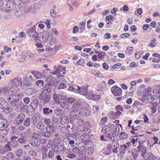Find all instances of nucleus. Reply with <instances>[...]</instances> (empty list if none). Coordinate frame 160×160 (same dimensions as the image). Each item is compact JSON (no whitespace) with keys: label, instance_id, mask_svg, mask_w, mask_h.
<instances>
[{"label":"nucleus","instance_id":"f257e3e1","mask_svg":"<svg viewBox=\"0 0 160 160\" xmlns=\"http://www.w3.org/2000/svg\"><path fill=\"white\" fill-rule=\"evenodd\" d=\"M88 104L84 102L80 101L76 102L73 104L72 106V112H70V116L73 115L77 116V115H79L83 109H85L87 108Z\"/></svg>","mask_w":160,"mask_h":160},{"label":"nucleus","instance_id":"f03ea898","mask_svg":"<svg viewBox=\"0 0 160 160\" xmlns=\"http://www.w3.org/2000/svg\"><path fill=\"white\" fill-rule=\"evenodd\" d=\"M46 130V131L42 133V136L45 138H49L54 132L55 128L52 125H49L47 127Z\"/></svg>","mask_w":160,"mask_h":160},{"label":"nucleus","instance_id":"7ed1b4c3","mask_svg":"<svg viewBox=\"0 0 160 160\" xmlns=\"http://www.w3.org/2000/svg\"><path fill=\"white\" fill-rule=\"evenodd\" d=\"M89 86L88 85H86L84 86H77V88L78 91L79 93L82 95L85 96L87 98V96L89 95V93H88V88Z\"/></svg>","mask_w":160,"mask_h":160},{"label":"nucleus","instance_id":"20e7f679","mask_svg":"<svg viewBox=\"0 0 160 160\" xmlns=\"http://www.w3.org/2000/svg\"><path fill=\"white\" fill-rule=\"evenodd\" d=\"M0 108L6 112H8L10 111L8 102L2 98H0Z\"/></svg>","mask_w":160,"mask_h":160},{"label":"nucleus","instance_id":"39448f33","mask_svg":"<svg viewBox=\"0 0 160 160\" xmlns=\"http://www.w3.org/2000/svg\"><path fill=\"white\" fill-rule=\"evenodd\" d=\"M25 118L24 114L21 113L19 114L14 121L13 124L16 126L20 125L23 122Z\"/></svg>","mask_w":160,"mask_h":160},{"label":"nucleus","instance_id":"423d86ee","mask_svg":"<svg viewBox=\"0 0 160 160\" xmlns=\"http://www.w3.org/2000/svg\"><path fill=\"white\" fill-rule=\"evenodd\" d=\"M38 98L42 101L43 103L47 104L50 100V96L49 94H47L41 92L38 97Z\"/></svg>","mask_w":160,"mask_h":160},{"label":"nucleus","instance_id":"0eeeda50","mask_svg":"<svg viewBox=\"0 0 160 160\" xmlns=\"http://www.w3.org/2000/svg\"><path fill=\"white\" fill-rule=\"evenodd\" d=\"M115 138H113L112 141V143L111 145L109 144L108 146L113 153H116L118 152L117 149L118 148L119 144L118 142L115 141Z\"/></svg>","mask_w":160,"mask_h":160},{"label":"nucleus","instance_id":"6e6552de","mask_svg":"<svg viewBox=\"0 0 160 160\" xmlns=\"http://www.w3.org/2000/svg\"><path fill=\"white\" fill-rule=\"evenodd\" d=\"M41 35L42 39V40L44 42V45L46 46L50 47L48 45V43H47L48 41V38L51 37V38H52V37L51 36H50L49 32L48 31H46L42 33Z\"/></svg>","mask_w":160,"mask_h":160},{"label":"nucleus","instance_id":"1a4fd4ad","mask_svg":"<svg viewBox=\"0 0 160 160\" xmlns=\"http://www.w3.org/2000/svg\"><path fill=\"white\" fill-rule=\"evenodd\" d=\"M11 92L12 93V94H10L7 98L8 101H10L11 100H13L18 99L20 100V99L21 96V93L18 92H16L13 93V92L11 91Z\"/></svg>","mask_w":160,"mask_h":160},{"label":"nucleus","instance_id":"9d476101","mask_svg":"<svg viewBox=\"0 0 160 160\" xmlns=\"http://www.w3.org/2000/svg\"><path fill=\"white\" fill-rule=\"evenodd\" d=\"M111 91L115 96H120L122 94V89L116 86H113L111 88Z\"/></svg>","mask_w":160,"mask_h":160},{"label":"nucleus","instance_id":"9b49d317","mask_svg":"<svg viewBox=\"0 0 160 160\" xmlns=\"http://www.w3.org/2000/svg\"><path fill=\"white\" fill-rule=\"evenodd\" d=\"M8 126V122L5 119L0 118V130H4Z\"/></svg>","mask_w":160,"mask_h":160},{"label":"nucleus","instance_id":"f8f14e48","mask_svg":"<svg viewBox=\"0 0 160 160\" xmlns=\"http://www.w3.org/2000/svg\"><path fill=\"white\" fill-rule=\"evenodd\" d=\"M9 103H10L11 105L13 107L17 108L21 105V102L18 99L11 100L8 101Z\"/></svg>","mask_w":160,"mask_h":160},{"label":"nucleus","instance_id":"ddd939ff","mask_svg":"<svg viewBox=\"0 0 160 160\" xmlns=\"http://www.w3.org/2000/svg\"><path fill=\"white\" fill-rule=\"evenodd\" d=\"M139 146L137 147V149L138 152H141V154L142 155L147 151L146 148L143 145L141 144L140 140L138 141Z\"/></svg>","mask_w":160,"mask_h":160},{"label":"nucleus","instance_id":"4468645a","mask_svg":"<svg viewBox=\"0 0 160 160\" xmlns=\"http://www.w3.org/2000/svg\"><path fill=\"white\" fill-rule=\"evenodd\" d=\"M68 122V118L66 115L62 116L59 118V122L62 125H64Z\"/></svg>","mask_w":160,"mask_h":160},{"label":"nucleus","instance_id":"2eb2a0df","mask_svg":"<svg viewBox=\"0 0 160 160\" xmlns=\"http://www.w3.org/2000/svg\"><path fill=\"white\" fill-rule=\"evenodd\" d=\"M100 96L98 95L92 93H89V95L87 96V99H92L94 101H97L99 100Z\"/></svg>","mask_w":160,"mask_h":160},{"label":"nucleus","instance_id":"dca6fc26","mask_svg":"<svg viewBox=\"0 0 160 160\" xmlns=\"http://www.w3.org/2000/svg\"><path fill=\"white\" fill-rule=\"evenodd\" d=\"M26 78L31 81L33 82L36 80L35 76L32 74V72H28L26 75Z\"/></svg>","mask_w":160,"mask_h":160},{"label":"nucleus","instance_id":"f3484780","mask_svg":"<svg viewBox=\"0 0 160 160\" xmlns=\"http://www.w3.org/2000/svg\"><path fill=\"white\" fill-rule=\"evenodd\" d=\"M10 145L9 144V142H8L4 147L3 148L1 151V154H3L8 151H11L12 149Z\"/></svg>","mask_w":160,"mask_h":160},{"label":"nucleus","instance_id":"a211bd4d","mask_svg":"<svg viewBox=\"0 0 160 160\" xmlns=\"http://www.w3.org/2000/svg\"><path fill=\"white\" fill-rule=\"evenodd\" d=\"M42 89L43 90L42 92L47 94H49L51 92L52 88L45 85L42 88Z\"/></svg>","mask_w":160,"mask_h":160},{"label":"nucleus","instance_id":"6ab92c4d","mask_svg":"<svg viewBox=\"0 0 160 160\" xmlns=\"http://www.w3.org/2000/svg\"><path fill=\"white\" fill-rule=\"evenodd\" d=\"M13 84L15 85L20 86L22 85V79L21 78H16L12 80Z\"/></svg>","mask_w":160,"mask_h":160},{"label":"nucleus","instance_id":"aec40b11","mask_svg":"<svg viewBox=\"0 0 160 160\" xmlns=\"http://www.w3.org/2000/svg\"><path fill=\"white\" fill-rule=\"evenodd\" d=\"M52 110L49 108L44 107L42 109L43 113L45 115H49L52 112Z\"/></svg>","mask_w":160,"mask_h":160},{"label":"nucleus","instance_id":"412c9836","mask_svg":"<svg viewBox=\"0 0 160 160\" xmlns=\"http://www.w3.org/2000/svg\"><path fill=\"white\" fill-rule=\"evenodd\" d=\"M54 112L56 115L61 116L64 114L63 110L58 108H56L54 110Z\"/></svg>","mask_w":160,"mask_h":160},{"label":"nucleus","instance_id":"4be33fe9","mask_svg":"<svg viewBox=\"0 0 160 160\" xmlns=\"http://www.w3.org/2000/svg\"><path fill=\"white\" fill-rule=\"evenodd\" d=\"M25 152H23L22 149H19L16 150L15 154L17 157L20 158L24 155Z\"/></svg>","mask_w":160,"mask_h":160},{"label":"nucleus","instance_id":"5701e85b","mask_svg":"<svg viewBox=\"0 0 160 160\" xmlns=\"http://www.w3.org/2000/svg\"><path fill=\"white\" fill-rule=\"evenodd\" d=\"M91 112L89 109L83 110L81 111L80 115L83 116H88L91 115Z\"/></svg>","mask_w":160,"mask_h":160},{"label":"nucleus","instance_id":"b1692460","mask_svg":"<svg viewBox=\"0 0 160 160\" xmlns=\"http://www.w3.org/2000/svg\"><path fill=\"white\" fill-rule=\"evenodd\" d=\"M35 92L36 91L34 88H29L26 90L25 92V93L28 96H30L35 93Z\"/></svg>","mask_w":160,"mask_h":160},{"label":"nucleus","instance_id":"393cba45","mask_svg":"<svg viewBox=\"0 0 160 160\" xmlns=\"http://www.w3.org/2000/svg\"><path fill=\"white\" fill-rule=\"evenodd\" d=\"M36 32V26H32L30 28L27 30V33L29 35H32V34H33Z\"/></svg>","mask_w":160,"mask_h":160},{"label":"nucleus","instance_id":"a878e982","mask_svg":"<svg viewBox=\"0 0 160 160\" xmlns=\"http://www.w3.org/2000/svg\"><path fill=\"white\" fill-rule=\"evenodd\" d=\"M10 89L8 87L6 86L3 87L2 88V92L4 93L5 96H8L10 93Z\"/></svg>","mask_w":160,"mask_h":160},{"label":"nucleus","instance_id":"bb28decb","mask_svg":"<svg viewBox=\"0 0 160 160\" xmlns=\"http://www.w3.org/2000/svg\"><path fill=\"white\" fill-rule=\"evenodd\" d=\"M36 128L38 129L43 130L44 129V125L41 121L38 122L36 125Z\"/></svg>","mask_w":160,"mask_h":160},{"label":"nucleus","instance_id":"cd10ccee","mask_svg":"<svg viewBox=\"0 0 160 160\" xmlns=\"http://www.w3.org/2000/svg\"><path fill=\"white\" fill-rule=\"evenodd\" d=\"M145 92L143 96L144 97H149L152 94L151 92L149 89H146L145 90ZM150 98L151 99V101H152L154 100V98L152 97H151Z\"/></svg>","mask_w":160,"mask_h":160},{"label":"nucleus","instance_id":"c85d7f7f","mask_svg":"<svg viewBox=\"0 0 160 160\" xmlns=\"http://www.w3.org/2000/svg\"><path fill=\"white\" fill-rule=\"evenodd\" d=\"M127 149V146L126 145H121L120 147L119 152L120 153L123 154Z\"/></svg>","mask_w":160,"mask_h":160},{"label":"nucleus","instance_id":"c756f323","mask_svg":"<svg viewBox=\"0 0 160 160\" xmlns=\"http://www.w3.org/2000/svg\"><path fill=\"white\" fill-rule=\"evenodd\" d=\"M60 106L61 108L63 109H66L68 108V104L66 101L60 102Z\"/></svg>","mask_w":160,"mask_h":160},{"label":"nucleus","instance_id":"7c9ffc66","mask_svg":"<svg viewBox=\"0 0 160 160\" xmlns=\"http://www.w3.org/2000/svg\"><path fill=\"white\" fill-rule=\"evenodd\" d=\"M38 105V101L37 100L34 99L33 100L31 103V107L33 109H35L37 108Z\"/></svg>","mask_w":160,"mask_h":160},{"label":"nucleus","instance_id":"2f4dec72","mask_svg":"<svg viewBox=\"0 0 160 160\" xmlns=\"http://www.w3.org/2000/svg\"><path fill=\"white\" fill-rule=\"evenodd\" d=\"M31 133L30 129H27L22 135V136L24 138H28L31 136Z\"/></svg>","mask_w":160,"mask_h":160},{"label":"nucleus","instance_id":"473e14b6","mask_svg":"<svg viewBox=\"0 0 160 160\" xmlns=\"http://www.w3.org/2000/svg\"><path fill=\"white\" fill-rule=\"evenodd\" d=\"M111 151L108 146L107 148H104L102 150V152L105 155H108L111 153Z\"/></svg>","mask_w":160,"mask_h":160},{"label":"nucleus","instance_id":"72a5a7b5","mask_svg":"<svg viewBox=\"0 0 160 160\" xmlns=\"http://www.w3.org/2000/svg\"><path fill=\"white\" fill-rule=\"evenodd\" d=\"M30 137L37 139L40 138L41 137V136L38 133L33 132L32 133Z\"/></svg>","mask_w":160,"mask_h":160},{"label":"nucleus","instance_id":"f704fd0d","mask_svg":"<svg viewBox=\"0 0 160 160\" xmlns=\"http://www.w3.org/2000/svg\"><path fill=\"white\" fill-rule=\"evenodd\" d=\"M63 69L64 68L62 66H59L58 67L56 68L55 71L52 73L53 74H56L59 72H62Z\"/></svg>","mask_w":160,"mask_h":160},{"label":"nucleus","instance_id":"c9c22d12","mask_svg":"<svg viewBox=\"0 0 160 160\" xmlns=\"http://www.w3.org/2000/svg\"><path fill=\"white\" fill-rule=\"evenodd\" d=\"M130 152L133 157V159L134 160L136 159L138 155V152L134 149H132L131 150Z\"/></svg>","mask_w":160,"mask_h":160},{"label":"nucleus","instance_id":"e433bc0d","mask_svg":"<svg viewBox=\"0 0 160 160\" xmlns=\"http://www.w3.org/2000/svg\"><path fill=\"white\" fill-rule=\"evenodd\" d=\"M32 73L35 76L36 79V78H39L42 77V75L40 72L33 71L32 72Z\"/></svg>","mask_w":160,"mask_h":160},{"label":"nucleus","instance_id":"4c0bfd02","mask_svg":"<svg viewBox=\"0 0 160 160\" xmlns=\"http://www.w3.org/2000/svg\"><path fill=\"white\" fill-rule=\"evenodd\" d=\"M53 98L56 103L58 104L59 103V98L57 94L56 93L53 94Z\"/></svg>","mask_w":160,"mask_h":160},{"label":"nucleus","instance_id":"58836bf2","mask_svg":"<svg viewBox=\"0 0 160 160\" xmlns=\"http://www.w3.org/2000/svg\"><path fill=\"white\" fill-rule=\"evenodd\" d=\"M6 1H8L6 3V5L7 7L9 8L10 10H12L14 8V5L13 3L11 2H9L8 0H6Z\"/></svg>","mask_w":160,"mask_h":160},{"label":"nucleus","instance_id":"ea45409f","mask_svg":"<svg viewBox=\"0 0 160 160\" xmlns=\"http://www.w3.org/2000/svg\"><path fill=\"white\" fill-rule=\"evenodd\" d=\"M31 37H32L34 38L35 41L36 42H38L39 41V37L38 33L36 32H34L33 34H32V35H29Z\"/></svg>","mask_w":160,"mask_h":160},{"label":"nucleus","instance_id":"a19ab883","mask_svg":"<svg viewBox=\"0 0 160 160\" xmlns=\"http://www.w3.org/2000/svg\"><path fill=\"white\" fill-rule=\"evenodd\" d=\"M14 14L15 16L18 17H21L23 15L22 12L20 9H18L15 12Z\"/></svg>","mask_w":160,"mask_h":160},{"label":"nucleus","instance_id":"79ce46f5","mask_svg":"<svg viewBox=\"0 0 160 160\" xmlns=\"http://www.w3.org/2000/svg\"><path fill=\"white\" fill-rule=\"evenodd\" d=\"M30 118L28 117L26 118L23 122V125L26 127H28L30 123Z\"/></svg>","mask_w":160,"mask_h":160},{"label":"nucleus","instance_id":"37998d69","mask_svg":"<svg viewBox=\"0 0 160 160\" xmlns=\"http://www.w3.org/2000/svg\"><path fill=\"white\" fill-rule=\"evenodd\" d=\"M139 127L138 126H137L136 127L132 126V130L133 131H131L130 132L132 134H138V132L137 131L139 129Z\"/></svg>","mask_w":160,"mask_h":160},{"label":"nucleus","instance_id":"c03bdc74","mask_svg":"<svg viewBox=\"0 0 160 160\" xmlns=\"http://www.w3.org/2000/svg\"><path fill=\"white\" fill-rule=\"evenodd\" d=\"M8 142L10 146L12 148H15L18 145V142L15 140L13 141L12 142Z\"/></svg>","mask_w":160,"mask_h":160},{"label":"nucleus","instance_id":"a18cd8bd","mask_svg":"<svg viewBox=\"0 0 160 160\" xmlns=\"http://www.w3.org/2000/svg\"><path fill=\"white\" fill-rule=\"evenodd\" d=\"M110 128L108 126H105L102 128V132L103 134H106L108 132Z\"/></svg>","mask_w":160,"mask_h":160},{"label":"nucleus","instance_id":"49530a36","mask_svg":"<svg viewBox=\"0 0 160 160\" xmlns=\"http://www.w3.org/2000/svg\"><path fill=\"white\" fill-rule=\"evenodd\" d=\"M122 112L119 111H117L116 112H112L111 113H110L109 114V117H112L111 116V115H116L117 117H118L121 114ZM115 116H114V117Z\"/></svg>","mask_w":160,"mask_h":160},{"label":"nucleus","instance_id":"de8ad7c7","mask_svg":"<svg viewBox=\"0 0 160 160\" xmlns=\"http://www.w3.org/2000/svg\"><path fill=\"white\" fill-rule=\"evenodd\" d=\"M28 154L29 156L35 158L37 155V153L36 151L34 150H31L28 152Z\"/></svg>","mask_w":160,"mask_h":160},{"label":"nucleus","instance_id":"09e8293b","mask_svg":"<svg viewBox=\"0 0 160 160\" xmlns=\"http://www.w3.org/2000/svg\"><path fill=\"white\" fill-rule=\"evenodd\" d=\"M48 81L45 85L52 88V85L54 84V81L52 80V79H48Z\"/></svg>","mask_w":160,"mask_h":160},{"label":"nucleus","instance_id":"8fccbe9b","mask_svg":"<svg viewBox=\"0 0 160 160\" xmlns=\"http://www.w3.org/2000/svg\"><path fill=\"white\" fill-rule=\"evenodd\" d=\"M17 141L21 144H24L26 143L27 139L25 138H21L18 139Z\"/></svg>","mask_w":160,"mask_h":160},{"label":"nucleus","instance_id":"3c124183","mask_svg":"<svg viewBox=\"0 0 160 160\" xmlns=\"http://www.w3.org/2000/svg\"><path fill=\"white\" fill-rule=\"evenodd\" d=\"M29 143L33 146H39V143H38V141L37 140H34L33 141H30Z\"/></svg>","mask_w":160,"mask_h":160},{"label":"nucleus","instance_id":"603ef678","mask_svg":"<svg viewBox=\"0 0 160 160\" xmlns=\"http://www.w3.org/2000/svg\"><path fill=\"white\" fill-rule=\"evenodd\" d=\"M120 138L122 140H124L127 138V134L124 132H121L119 136Z\"/></svg>","mask_w":160,"mask_h":160},{"label":"nucleus","instance_id":"864d4df0","mask_svg":"<svg viewBox=\"0 0 160 160\" xmlns=\"http://www.w3.org/2000/svg\"><path fill=\"white\" fill-rule=\"evenodd\" d=\"M68 90L70 91H72L74 92H78L77 89L74 88L72 86L69 85Z\"/></svg>","mask_w":160,"mask_h":160},{"label":"nucleus","instance_id":"5fc2aeb1","mask_svg":"<svg viewBox=\"0 0 160 160\" xmlns=\"http://www.w3.org/2000/svg\"><path fill=\"white\" fill-rule=\"evenodd\" d=\"M38 141V143H39V146H40V144H45L47 141V139L43 138H41Z\"/></svg>","mask_w":160,"mask_h":160},{"label":"nucleus","instance_id":"6e6d98bb","mask_svg":"<svg viewBox=\"0 0 160 160\" xmlns=\"http://www.w3.org/2000/svg\"><path fill=\"white\" fill-rule=\"evenodd\" d=\"M17 126V127L14 128L16 129V130H17L20 131L25 129V127H24L23 125H18Z\"/></svg>","mask_w":160,"mask_h":160},{"label":"nucleus","instance_id":"4d7b16f0","mask_svg":"<svg viewBox=\"0 0 160 160\" xmlns=\"http://www.w3.org/2000/svg\"><path fill=\"white\" fill-rule=\"evenodd\" d=\"M67 86L66 84H64L63 83H61L58 86V90L63 89L65 88H66Z\"/></svg>","mask_w":160,"mask_h":160},{"label":"nucleus","instance_id":"13d9d810","mask_svg":"<svg viewBox=\"0 0 160 160\" xmlns=\"http://www.w3.org/2000/svg\"><path fill=\"white\" fill-rule=\"evenodd\" d=\"M26 9L27 11L36 12L35 9L32 6H30L29 8H27Z\"/></svg>","mask_w":160,"mask_h":160},{"label":"nucleus","instance_id":"bf43d9fd","mask_svg":"<svg viewBox=\"0 0 160 160\" xmlns=\"http://www.w3.org/2000/svg\"><path fill=\"white\" fill-rule=\"evenodd\" d=\"M7 156L9 158H10L11 159L14 158L15 157V156L14 154L11 152H8L7 153Z\"/></svg>","mask_w":160,"mask_h":160},{"label":"nucleus","instance_id":"052dcab7","mask_svg":"<svg viewBox=\"0 0 160 160\" xmlns=\"http://www.w3.org/2000/svg\"><path fill=\"white\" fill-rule=\"evenodd\" d=\"M39 117L38 114H35L32 117V119L33 120V122L36 123L39 119Z\"/></svg>","mask_w":160,"mask_h":160},{"label":"nucleus","instance_id":"680f3d73","mask_svg":"<svg viewBox=\"0 0 160 160\" xmlns=\"http://www.w3.org/2000/svg\"><path fill=\"white\" fill-rule=\"evenodd\" d=\"M77 63L79 65L83 66L85 64V62L83 59L81 58L78 61Z\"/></svg>","mask_w":160,"mask_h":160},{"label":"nucleus","instance_id":"e2e57ef3","mask_svg":"<svg viewBox=\"0 0 160 160\" xmlns=\"http://www.w3.org/2000/svg\"><path fill=\"white\" fill-rule=\"evenodd\" d=\"M36 83L37 86H43L44 84V82L41 80H38L36 82Z\"/></svg>","mask_w":160,"mask_h":160},{"label":"nucleus","instance_id":"0e129e2a","mask_svg":"<svg viewBox=\"0 0 160 160\" xmlns=\"http://www.w3.org/2000/svg\"><path fill=\"white\" fill-rule=\"evenodd\" d=\"M84 123V122L82 119L80 118L78 119L77 123L78 126H81L83 125V124Z\"/></svg>","mask_w":160,"mask_h":160},{"label":"nucleus","instance_id":"69168bd1","mask_svg":"<svg viewBox=\"0 0 160 160\" xmlns=\"http://www.w3.org/2000/svg\"><path fill=\"white\" fill-rule=\"evenodd\" d=\"M43 121L44 123L46 125H49L50 123V119L47 118H44Z\"/></svg>","mask_w":160,"mask_h":160},{"label":"nucleus","instance_id":"338daca9","mask_svg":"<svg viewBox=\"0 0 160 160\" xmlns=\"http://www.w3.org/2000/svg\"><path fill=\"white\" fill-rule=\"evenodd\" d=\"M148 158L150 160H157L156 156L152 153L149 154Z\"/></svg>","mask_w":160,"mask_h":160},{"label":"nucleus","instance_id":"774afa93","mask_svg":"<svg viewBox=\"0 0 160 160\" xmlns=\"http://www.w3.org/2000/svg\"><path fill=\"white\" fill-rule=\"evenodd\" d=\"M105 55V53L102 52L98 54V58L102 59Z\"/></svg>","mask_w":160,"mask_h":160}]
</instances>
